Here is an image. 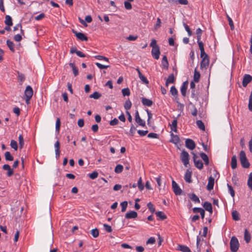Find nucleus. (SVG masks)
<instances>
[{
	"instance_id": "obj_1",
	"label": "nucleus",
	"mask_w": 252,
	"mask_h": 252,
	"mask_svg": "<svg viewBox=\"0 0 252 252\" xmlns=\"http://www.w3.org/2000/svg\"><path fill=\"white\" fill-rule=\"evenodd\" d=\"M240 161L243 167L248 168L250 164L246 157V154L244 151H241L239 154Z\"/></svg>"
},
{
	"instance_id": "obj_2",
	"label": "nucleus",
	"mask_w": 252,
	"mask_h": 252,
	"mask_svg": "<svg viewBox=\"0 0 252 252\" xmlns=\"http://www.w3.org/2000/svg\"><path fill=\"white\" fill-rule=\"evenodd\" d=\"M239 247L238 239L235 236L231 237L230 242V248L232 252H236Z\"/></svg>"
},
{
	"instance_id": "obj_3",
	"label": "nucleus",
	"mask_w": 252,
	"mask_h": 252,
	"mask_svg": "<svg viewBox=\"0 0 252 252\" xmlns=\"http://www.w3.org/2000/svg\"><path fill=\"white\" fill-rule=\"evenodd\" d=\"M33 95V90L30 86H27L25 91V100L27 104L29 103V101Z\"/></svg>"
},
{
	"instance_id": "obj_4",
	"label": "nucleus",
	"mask_w": 252,
	"mask_h": 252,
	"mask_svg": "<svg viewBox=\"0 0 252 252\" xmlns=\"http://www.w3.org/2000/svg\"><path fill=\"white\" fill-rule=\"evenodd\" d=\"M180 158L184 165L187 167L189 163V154L185 150H183L180 156Z\"/></svg>"
},
{
	"instance_id": "obj_5",
	"label": "nucleus",
	"mask_w": 252,
	"mask_h": 252,
	"mask_svg": "<svg viewBox=\"0 0 252 252\" xmlns=\"http://www.w3.org/2000/svg\"><path fill=\"white\" fill-rule=\"evenodd\" d=\"M200 63V68L202 69H206L209 64V59L207 54H205L202 57Z\"/></svg>"
},
{
	"instance_id": "obj_6",
	"label": "nucleus",
	"mask_w": 252,
	"mask_h": 252,
	"mask_svg": "<svg viewBox=\"0 0 252 252\" xmlns=\"http://www.w3.org/2000/svg\"><path fill=\"white\" fill-rule=\"evenodd\" d=\"M172 186L173 191L176 195H180L181 194L182 192V189L179 187L176 182L174 180H173L172 182Z\"/></svg>"
},
{
	"instance_id": "obj_7",
	"label": "nucleus",
	"mask_w": 252,
	"mask_h": 252,
	"mask_svg": "<svg viewBox=\"0 0 252 252\" xmlns=\"http://www.w3.org/2000/svg\"><path fill=\"white\" fill-rule=\"evenodd\" d=\"M193 159L195 166L199 169H202L203 167V163L201 160L198 159V157L195 154H193Z\"/></svg>"
},
{
	"instance_id": "obj_8",
	"label": "nucleus",
	"mask_w": 252,
	"mask_h": 252,
	"mask_svg": "<svg viewBox=\"0 0 252 252\" xmlns=\"http://www.w3.org/2000/svg\"><path fill=\"white\" fill-rule=\"evenodd\" d=\"M185 145L187 148L192 150L195 148L196 144L193 140L187 139L185 141Z\"/></svg>"
},
{
	"instance_id": "obj_9",
	"label": "nucleus",
	"mask_w": 252,
	"mask_h": 252,
	"mask_svg": "<svg viewBox=\"0 0 252 252\" xmlns=\"http://www.w3.org/2000/svg\"><path fill=\"white\" fill-rule=\"evenodd\" d=\"M72 32L76 35V37L81 41H87L88 37L82 32H77L72 30Z\"/></svg>"
},
{
	"instance_id": "obj_10",
	"label": "nucleus",
	"mask_w": 252,
	"mask_h": 252,
	"mask_svg": "<svg viewBox=\"0 0 252 252\" xmlns=\"http://www.w3.org/2000/svg\"><path fill=\"white\" fill-rule=\"evenodd\" d=\"M135 120L139 126L143 127L145 126V122L140 118L137 110L135 112Z\"/></svg>"
},
{
	"instance_id": "obj_11",
	"label": "nucleus",
	"mask_w": 252,
	"mask_h": 252,
	"mask_svg": "<svg viewBox=\"0 0 252 252\" xmlns=\"http://www.w3.org/2000/svg\"><path fill=\"white\" fill-rule=\"evenodd\" d=\"M151 53L153 57L155 59L158 60L159 58V55L160 54L159 47L158 46L156 48H152Z\"/></svg>"
},
{
	"instance_id": "obj_12",
	"label": "nucleus",
	"mask_w": 252,
	"mask_h": 252,
	"mask_svg": "<svg viewBox=\"0 0 252 252\" xmlns=\"http://www.w3.org/2000/svg\"><path fill=\"white\" fill-rule=\"evenodd\" d=\"M252 81V76L249 74H245L244 76L242 85L246 87Z\"/></svg>"
},
{
	"instance_id": "obj_13",
	"label": "nucleus",
	"mask_w": 252,
	"mask_h": 252,
	"mask_svg": "<svg viewBox=\"0 0 252 252\" xmlns=\"http://www.w3.org/2000/svg\"><path fill=\"white\" fill-rule=\"evenodd\" d=\"M191 175L192 172L189 169H187L184 177V179L186 182L188 183H191Z\"/></svg>"
},
{
	"instance_id": "obj_14",
	"label": "nucleus",
	"mask_w": 252,
	"mask_h": 252,
	"mask_svg": "<svg viewBox=\"0 0 252 252\" xmlns=\"http://www.w3.org/2000/svg\"><path fill=\"white\" fill-rule=\"evenodd\" d=\"M2 169L4 170L7 171L6 175L8 177H11L14 174L13 169H11V167L8 164H4L2 166Z\"/></svg>"
},
{
	"instance_id": "obj_15",
	"label": "nucleus",
	"mask_w": 252,
	"mask_h": 252,
	"mask_svg": "<svg viewBox=\"0 0 252 252\" xmlns=\"http://www.w3.org/2000/svg\"><path fill=\"white\" fill-rule=\"evenodd\" d=\"M137 217V213L135 211H131L125 215V218L127 219H135Z\"/></svg>"
},
{
	"instance_id": "obj_16",
	"label": "nucleus",
	"mask_w": 252,
	"mask_h": 252,
	"mask_svg": "<svg viewBox=\"0 0 252 252\" xmlns=\"http://www.w3.org/2000/svg\"><path fill=\"white\" fill-rule=\"evenodd\" d=\"M203 207L206 211H208L210 214L213 213V208L211 203L207 201L205 202L203 204Z\"/></svg>"
},
{
	"instance_id": "obj_17",
	"label": "nucleus",
	"mask_w": 252,
	"mask_h": 252,
	"mask_svg": "<svg viewBox=\"0 0 252 252\" xmlns=\"http://www.w3.org/2000/svg\"><path fill=\"white\" fill-rule=\"evenodd\" d=\"M188 82L187 81L184 82L181 88V92L183 96H185L186 95V91L188 88Z\"/></svg>"
},
{
	"instance_id": "obj_18",
	"label": "nucleus",
	"mask_w": 252,
	"mask_h": 252,
	"mask_svg": "<svg viewBox=\"0 0 252 252\" xmlns=\"http://www.w3.org/2000/svg\"><path fill=\"white\" fill-rule=\"evenodd\" d=\"M214 185V179L212 177H210L208 180L207 189L208 190H211L213 189Z\"/></svg>"
},
{
	"instance_id": "obj_19",
	"label": "nucleus",
	"mask_w": 252,
	"mask_h": 252,
	"mask_svg": "<svg viewBox=\"0 0 252 252\" xmlns=\"http://www.w3.org/2000/svg\"><path fill=\"white\" fill-rule=\"evenodd\" d=\"M55 148V154L57 158H58L60 155V143L57 141L54 145Z\"/></svg>"
},
{
	"instance_id": "obj_20",
	"label": "nucleus",
	"mask_w": 252,
	"mask_h": 252,
	"mask_svg": "<svg viewBox=\"0 0 252 252\" xmlns=\"http://www.w3.org/2000/svg\"><path fill=\"white\" fill-rule=\"evenodd\" d=\"M177 250L182 252H191L190 250L188 247L182 245H179L177 246Z\"/></svg>"
},
{
	"instance_id": "obj_21",
	"label": "nucleus",
	"mask_w": 252,
	"mask_h": 252,
	"mask_svg": "<svg viewBox=\"0 0 252 252\" xmlns=\"http://www.w3.org/2000/svg\"><path fill=\"white\" fill-rule=\"evenodd\" d=\"M197 43L200 50V57H202L206 54L204 48L203 43L200 41V40H197Z\"/></svg>"
},
{
	"instance_id": "obj_22",
	"label": "nucleus",
	"mask_w": 252,
	"mask_h": 252,
	"mask_svg": "<svg viewBox=\"0 0 252 252\" xmlns=\"http://www.w3.org/2000/svg\"><path fill=\"white\" fill-rule=\"evenodd\" d=\"M171 139L170 141L175 144H178L180 142V138L177 135L174 134L173 133H171Z\"/></svg>"
},
{
	"instance_id": "obj_23",
	"label": "nucleus",
	"mask_w": 252,
	"mask_h": 252,
	"mask_svg": "<svg viewBox=\"0 0 252 252\" xmlns=\"http://www.w3.org/2000/svg\"><path fill=\"white\" fill-rule=\"evenodd\" d=\"M200 77V74L197 71L196 68H195L193 75V81L195 83H198L199 81Z\"/></svg>"
},
{
	"instance_id": "obj_24",
	"label": "nucleus",
	"mask_w": 252,
	"mask_h": 252,
	"mask_svg": "<svg viewBox=\"0 0 252 252\" xmlns=\"http://www.w3.org/2000/svg\"><path fill=\"white\" fill-rule=\"evenodd\" d=\"M237 157L235 155H234L231 158V166L233 169H234L237 167Z\"/></svg>"
},
{
	"instance_id": "obj_25",
	"label": "nucleus",
	"mask_w": 252,
	"mask_h": 252,
	"mask_svg": "<svg viewBox=\"0 0 252 252\" xmlns=\"http://www.w3.org/2000/svg\"><path fill=\"white\" fill-rule=\"evenodd\" d=\"M189 198L194 202L200 203V200L199 198L194 193H189L188 194Z\"/></svg>"
},
{
	"instance_id": "obj_26",
	"label": "nucleus",
	"mask_w": 252,
	"mask_h": 252,
	"mask_svg": "<svg viewBox=\"0 0 252 252\" xmlns=\"http://www.w3.org/2000/svg\"><path fill=\"white\" fill-rule=\"evenodd\" d=\"M200 155L202 160L204 161L205 164L208 165L209 163V160L208 156L204 153H201Z\"/></svg>"
},
{
	"instance_id": "obj_27",
	"label": "nucleus",
	"mask_w": 252,
	"mask_h": 252,
	"mask_svg": "<svg viewBox=\"0 0 252 252\" xmlns=\"http://www.w3.org/2000/svg\"><path fill=\"white\" fill-rule=\"evenodd\" d=\"M142 103L144 105L147 106H151L153 104V101L151 100L146 98H142Z\"/></svg>"
},
{
	"instance_id": "obj_28",
	"label": "nucleus",
	"mask_w": 252,
	"mask_h": 252,
	"mask_svg": "<svg viewBox=\"0 0 252 252\" xmlns=\"http://www.w3.org/2000/svg\"><path fill=\"white\" fill-rule=\"evenodd\" d=\"M177 120L176 119H174L172 122V124L170 125L171 130L174 131L175 132H177Z\"/></svg>"
},
{
	"instance_id": "obj_29",
	"label": "nucleus",
	"mask_w": 252,
	"mask_h": 252,
	"mask_svg": "<svg viewBox=\"0 0 252 252\" xmlns=\"http://www.w3.org/2000/svg\"><path fill=\"white\" fill-rule=\"evenodd\" d=\"M168 62L166 56H164L162 59V65L163 68L168 69Z\"/></svg>"
},
{
	"instance_id": "obj_30",
	"label": "nucleus",
	"mask_w": 252,
	"mask_h": 252,
	"mask_svg": "<svg viewBox=\"0 0 252 252\" xmlns=\"http://www.w3.org/2000/svg\"><path fill=\"white\" fill-rule=\"evenodd\" d=\"M4 23L7 26H12L13 25L12 20L9 15H6L5 18Z\"/></svg>"
},
{
	"instance_id": "obj_31",
	"label": "nucleus",
	"mask_w": 252,
	"mask_h": 252,
	"mask_svg": "<svg viewBox=\"0 0 252 252\" xmlns=\"http://www.w3.org/2000/svg\"><path fill=\"white\" fill-rule=\"evenodd\" d=\"M244 239L247 243H249L251 239V235L247 229H246L245 230Z\"/></svg>"
},
{
	"instance_id": "obj_32",
	"label": "nucleus",
	"mask_w": 252,
	"mask_h": 252,
	"mask_svg": "<svg viewBox=\"0 0 252 252\" xmlns=\"http://www.w3.org/2000/svg\"><path fill=\"white\" fill-rule=\"evenodd\" d=\"M175 81V78L173 74H171L168 77L166 81V85L168 86V84L170 83H174Z\"/></svg>"
},
{
	"instance_id": "obj_33",
	"label": "nucleus",
	"mask_w": 252,
	"mask_h": 252,
	"mask_svg": "<svg viewBox=\"0 0 252 252\" xmlns=\"http://www.w3.org/2000/svg\"><path fill=\"white\" fill-rule=\"evenodd\" d=\"M69 66L72 68L73 74L75 76L78 74V70L77 67L75 65L74 63H69Z\"/></svg>"
},
{
	"instance_id": "obj_34",
	"label": "nucleus",
	"mask_w": 252,
	"mask_h": 252,
	"mask_svg": "<svg viewBox=\"0 0 252 252\" xmlns=\"http://www.w3.org/2000/svg\"><path fill=\"white\" fill-rule=\"evenodd\" d=\"M7 45L9 48V49L13 52H14V45L12 41H10V40H7L6 41Z\"/></svg>"
},
{
	"instance_id": "obj_35",
	"label": "nucleus",
	"mask_w": 252,
	"mask_h": 252,
	"mask_svg": "<svg viewBox=\"0 0 252 252\" xmlns=\"http://www.w3.org/2000/svg\"><path fill=\"white\" fill-rule=\"evenodd\" d=\"M124 167L121 164H118L115 168V172L116 173L119 174L121 173L123 170Z\"/></svg>"
},
{
	"instance_id": "obj_36",
	"label": "nucleus",
	"mask_w": 252,
	"mask_h": 252,
	"mask_svg": "<svg viewBox=\"0 0 252 252\" xmlns=\"http://www.w3.org/2000/svg\"><path fill=\"white\" fill-rule=\"evenodd\" d=\"M158 217L160 218L161 220H164L166 219V216L164 213L161 211H158L156 213Z\"/></svg>"
},
{
	"instance_id": "obj_37",
	"label": "nucleus",
	"mask_w": 252,
	"mask_h": 252,
	"mask_svg": "<svg viewBox=\"0 0 252 252\" xmlns=\"http://www.w3.org/2000/svg\"><path fill=\"white\" fill-rule=\"evenodd\" d=\"M232 217L233 219L235 220H240L239 214L238 212L236 210L232 211Z\"/></svg>"
},
{
	"instance_id": "obj_38",
	"label": "nucleus",
	"mask_w": 252,
	"mask_h": 252,
	"mask_svg": "<svg viewBox=\"0 0 252 252\" xmlns=\"http://www.w3.org/2000/svg\"><path fill=\"white\" fill-rule=\"evenodd\" d=\"M198 128L202 130H205V127L204 123L201 120H197L196 122Z\"/></svg>"
},
{
	"instance_id": "obj_39",
	"label": "nucleus",
	"mask_w": 252,
	"mask_h": 252,
	"mask_svg": "<svg viewBox=\"0 0 252 252\" xmlns=\"http://www.w3.org/2000/svg\"><path fill=\"white\" fill-rule=\"evenodd\" d=\"M4 156L6 160L7 161H12L13 160V157L11 155L9 152H6L4 154Z\"/></svg>"
},
{
	"instance_id": "obj_40",
	"label": "nucleus",
	"mask_w": 252,
	"mask_h": 252,
	"mask_svg": "<svg viewBox=\"0 0 252 252\" xmlns=\"http://www.w3.org/2000/svg\"><path fill=\"white\" fill-rule=\"evenodd\" d=\"M101 96V94L98 92H94L93 94L90 95V98H93L94 99H98Z\"/></svg>"
},
{
	"instance_id": "obj_41",
	"label": "nucleus",
	"mask_w": 252,
	"mask_h": 252,
	"mask_svg": "<svg viewBox=\"0 0 252 252\" xmlns=\"http://www.w3.org/2000/svg\"><path fill=\"white\" fill-rule=\"evenodd\" d=\"M19 147L21 149L23 148L24 145V141L23 135L20 134L19 136Z\"/></svg>"
},
{
	"instance_id": "obj_42",
	"label": "nucleus",
	"mask_w": 252,
	"mask_h": 252,
	"mask_svg": "<svg viewBox=\"0 0 252 252\" xmlns=\"http://www.w3.org/2000/svg\"><path fill=\"white\" fill-rule=\"evenodd\" d=\"M91 234L94 238H97L99 235V231L97 228H94L91 230Z\"/></svg>"
},
{
	"instance_id": "obj_43",
	"label": "nucleus",
	"mask_w": 252,
	"mask_h": 252,
	"mask_svg": "<svg viewBox=\"0 0 252 252\" xmlns=\"http://www.w3.org/2000/svg\"><path fill=\"white\" fill-rule=\"evenodd\" d=\"M248 187L252 191V172L250 173L247 183Z\"/></svg>"
},
{
	"instance_id": "obj_44",
	"label": "nucleus",
	"mask_w": 252,
	"mask_h": 252,
	"mask_svg": "<svg viewBox=\"0 0 252 252\" xmlns=\"http://www.w3.org/2000/svg\"><path fill=\"white\" fill-rule=\"evenodd\" d=\"M120 205L122 207V212H125L127 206V202L126 201H123L122 203H121Z\"/></svg>"
},
{
	"instance_id": "obj_45",
	"label": "nucleus",
	"mask_w": 252,
	"mask_h": 252,
	"mask_svg": "<svg viewBox=\"0 0 252 252\" xmlns=\"http://www.w3.org/2000/svg\"><path fill=\"white\" fill-rule=\"evenodd\" d=\"M18 79L21 82L20 84H22L25 79V76L23 74L19 72H18Z\"/></svg>"
},
{
	"instance_id": "obj_46",
	"label": "nucleus",
	"mask_w": 252,
	"mask_h": 252,
	"mask_svg": "<svg viewBox=\"0 0 252 252\" xmlns=\"http://www.w3.org/2000/svg\"><path fill=\"white\" fill-rule=\"evenodd\" d=\"M10 146L12 148L14 149V150L17 151L18 149V145L17 142L14 140H12L10 142Z\"/></svg>"
},
{
	"instance_id": "obj_47",
	"label": "nucleus",
	"mask_w": 252,
	"mask_h": 252,
	"mask_svg": "<svg viewBox=\"0 0 252 252\" xmlns=\"http://www.w3.org/2000/svg\"><path fill=\"white\" fill-rule=\"evenodd\" d=\"M131 102L129 99H128L127 100H126L125 102V104H124V107L126 110H129L131 108Z\"/></svg>"
},
{
	"instance_id": "obj_48",
	"label": "nucleus",
	"mask_w": 252,
	"mask_h": 252,
	"mask_svg": "<svg viewBox=\"0 0 252 252\" xmlns=\"http://www.w3.org/2000/svg\"><path fill=\"white\" fill-rule=\"evenodd\" d=\"M226 17L227 18V20L228 21L229 25L230 26L231 30H233L234 29V26L233 24V21L232 19L228 15H226Z\"/></svg>"
},
{
	"instance_id": "obj_49",
	"label": "nucleus",
	"mask_w": 252,
	"mask_h": 252,
	"mask_svg": "<svg viewBox=\"0 0 252 252\" xmlns=\"http://www.w3.org/2000/svg\"><path fill=\"white\" fill-rule=\"evenodd\" d=\"M138 76H139V77L140 79V80L143 82V83H144L146 84H149L148 80L147 79L146 77H145L142 74H140Z\"/></svg>"
},
{
	"instance_id": "obj_50",
	"label": "nucleus",
	"mask_w": 252,
	"mask_h": 252,
	"mask_svg": "<svg viewBox=\"0 0 252 252\" xmlns=\"http://www.w3.org/2000/svg\"><path fill=\"white\" fill-rule=\"evenodd\" d=\"M202 33V31L200 28H198L196 31V33L197 34V40H200L201 35Z\"/></svg>"
},
{
	"instance_id": "obj_51",
	"label": "nucleus",
	"mask_w": 252,
	"mask_h": 252,
	"mask_svg": "<svg viewBox=\"0 0 252 252\" xmlns=\"http://www.w3.org/2000/svg\"><path fill=\"white\" fill-rule=\"evenodd\" d=\"M122 93L124 96H128L130 95V90L128 88L123 89L122 91Z\"/></svg>"
},
{
	"instance_id": "obj_52",
	"label": "nucleus",
	"mask_w": 252,
	"mask_h": 252,
	"mask_svg": "<svg viewBox=\"0 0 252 252\" xmlns=\"http://www.w3.org/2000/svg\"><path fill=\"white\" fill-rule=\"evenodd\" d=\"M95 65L100 69H106L110 67L108 65H103L99 63H96Z\"/></svg>"
},
{
	"instance_id": "obj_53",
	"label": "nucleus",
	"mask_w": 252,
	"mask_h": 252,
	"mask_svg": "<svg viewBox=\"0 0 252 252\" xmlns=\"http://www.w3.org/2000/svg\"><path fill=\"white\" fill-rule=\"evenodd\" d=\"M137 185H138V187L140 190H143L144 187L143 184H142V179L141 177L139 179V180L138 181Z\"/></svg>"
},
{
	"instance_id": "obj_54",
	"label": "nucleus",
	"mask_w": 252,
	"mask_h": 252,
	"mask_svg": "<svg viewBox=\"0 0 252 252\" xmlns=\"http://www.w3.org/2000/svg\"><path fill=\"white\" fill-rule=\"evenodd\" d=\"M61 126V122L60 118H57L56 123V130L57 132H59L60 131V128Z\"/></svg>"
},
{
	"instance_id": "obj_55",
	"label": "nucleus",
	"mask_w": 252,
	"mask_h": 252,
	"mask_svg": "<svg viewBox=\"0 0 252 252\" xmlns=\"http://www.w3.org/2000/svg\"><path fill=\"white\" fill-rule=\"evenodd\" d=\"M183 26L186 31L188 32L189 36H191L192 35V32L190 31L189 27L185 23H183Z\"/></svg>"
},
{
	"instance_id": "obj_56",
	"label": "nucleus",
	"mask_w": 252,
	"mask_h": 252,
	"mask_svg": "<svg viewBox=\"0 0 252 252\" xmlns=\"http://www.w3.org/2000/svg\"><path fill=\"white\" fill-rule=\"evenodd\" d=\"M170 92L173 95H177L178 91L175 86H172L171 87Z\"/></svg>"
},
{
	"instance_id": "obj_57",
	"label": "nucleus",
	"mask_w": 252,
	"mask_h": 252,
	"mask_svg": "<svg viewBox=\"0 0 252 252\" xmlns=\"http://www.w3.org/2000/svg\"><path fill=\"white\" fill-rule=\"evenodd\" d=\"M147 206L149 210L151 211V212H152V213H154L155 212V208L151 202H149L147 204Z\"/></svg>"
},
{
	"instance_id": "obj_58",
	"label": "nucleus",
	"mask_w": 252,
	"mask_h": 252,
	"mask_svg": "<svg viewBox=\"0 0 252 252\" xmlns=\"http://www.w3.org/2000/svg\"><path fill=\"white\" fill-rule=\"evenodd\" d=\"M201 241V239L199 236H197L196 239V248L198 252H200L201 251V247L199 245V243Z\"/></svg>"
},
{
	"instance_id": "obj_59",
	"label": "nucleus",
	"mask_w": 252,
	"mask_h": 252,
	"mask_svg": "<svg viewBox=\"0 0 252 252\" xmlns=\"http://www.w3.org/2000/svg\"><path fill=\"white\" fill-rule=\"evenodd\" d=\"M249 109L252 111V91L251 92L249 101Z\"/></svg>"
},
{
	"instance_id": "obj_60",
	"label": "nucleus",
	"mask_w": 252,
	"mask_h": 252,
	"mask_svg": "<svg viewBox=\"0 0 252 252\" xmlns=\"http://www.w3.org/2000/svg\"><path fill=\"white\" fill-rule=\"evenodd\" d=\"M95 58L98 59V60H104V61H105L106 62H109V59L105 57H104V56H100V55H98V56H95L94 57Z\"/></svg>"
},
{
	"instance_id": "obj_61",
	"label": "nucleus",
	"mask_w": 252,
	"mask_h": 252,
	"mask_svg": "<svg viewBox=\"0 0 252 252\" xmlns=\"http://www.w3.org/2000/svg\"><path fill=\"white\" fill-rule=\"evenodd\" d=\"M98 173L96 171H94L89 175V177L92 179H94L97 177Z\"/></svg>"
},
{
	"instance_id": "obj_62",
	"label": "nucleus",
	"mask_w": 252,
	"mask_h": 252,
	"mask_svg": "<svg viewBox=\"0 0 252 252\" xmlns=\"http://www.w3.org/2000/svg\"><path fill=\"white\" fill-rule=\"evenodd\" d=\"M124 5L126 9L130 10L132 8V5L129 1H125L124 2Z\"/></svg>"
},
{
	"instance_id": "obj_63",
	"label": "nucleus",
	"mask_w": 252,
	"mask_h": 252,
	"mask_svg": "<svg viewBox=\"0 0 252 252\" xmlns=\"http://www.w3.org/2000/svg\"><path fill=\"white\" fill-rule=\"evenodd\" d=\"M135 130H136V127L133 126V124H131V125L130 126V129L129 130V134L131 136H133V135L135 133Z\"/></svg>"
},
{
	"instance_id": "obj_64",
	"label": "nucleus",
	"mask_w": 252,
	"mask_h": 252,
	"mask_svg": "<svg viewBox=\"0 0 252 252\" xmlns=\"http://www.w3.org/2000/svg\"><path fill=\"white\" fill-rule=\"evenodd\" d=\"M227 187H228V189H229V192L231 195V196L232 197H234V195H235V191L232 188V187L229 185V184H227Z\"/></svg>"
}]
</instances>
